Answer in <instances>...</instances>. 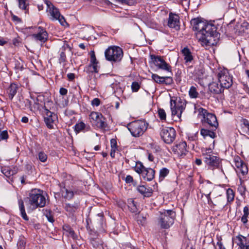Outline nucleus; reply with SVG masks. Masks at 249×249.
<instances>
[{"instance_id": "5701e85b", "label": "nucleus", "mask_w": 249, "mask_h": 249, "mask_svg": "<svg viewBox=\"0 0 249 249\" xmlns=\"http://www.w3.org/2000/svg\"><path fill=\"white\" fill-rule=\"evenodd\" d=\"M155 171L151 168H145L142 174V178L146 181H151L155 177Z\"/></svg>"}, {"instance_id": "f3484780", "label": "nucleus", "mask_w": 249, "mask_h": 249, "mask_svg": "<svg viewBox=\"0 0 249 249\" xmlns=\"http://www.w3.org/2000/svg\"><path fill=\"white\" fill-rule=\"evenodd\" d=\"M38 29V33L33 34L32 36L36 40L39 41L41 43H44L48 38V34L46 30L42 27L39 26Z\"/></svg>"}, {"instance_id": "bb28decb", "label": "nucleus", "mask_w": 249, "mask_h": 249, "mask_svg": "<svg viewBox=\"0 0 249 249\" xmlns=\"http://www.w3.org/2000/svg\"><path fill=\"white\" fill-rule=\"evenodd\" d=\"M18 202L21 216L24 220L28 221L29 217L25 212L24 202L20 196L18 197Z\"/></svg>"}, {"instance_id": "a211bd4d", "label": "nucleus", "mask_w": 249, "mask_h": 249, "mask_svg": "<svg viewBox=\"0 0 249 249\" xmlns=\"http://www.w3.org/2000/svg\"><path fill=\"white\" fill-rule=\"evenodd\" d=\"M152 79L158 84H164L166 85H171L173 83V80L170 76H160L157 74H152Z\"/></svg>"}, {"instance_id": "79ce46f5", "label": "nucleus", "mask_w": 249, "mask_h": 249, "mask_svg": "<svg viewBox=\"0 0 249 249\" xmlns=\"http://www.w3.org/2000/svg\"><path fill=\"white\" fill-rule=\"evenodd\" d=\"M226 194L227 201L229 202L232 201L234 198V193L233 191L231 189L229 188L227 190Z\"/></svg>"}, {"instance_id": "9b49d317", "label": "nucleus", "mask_w": 249, "mask_h": 249, "mask_svg": "<svg viewBox=\"0 0 249 249\" xmlns=\"http://www.w3.org/2000/svg\"><path fill=\"white\" fill-rule=\"evenodd\" d=\"M199 114L203 116L204 121L210 126L215 128L218 125L216 116L212 113H208L205 109L200 108L198 109Z\"/></svg>"}, {"instance_id": "473e14b6", "label": "nucleus", "mask_w": 249, "mask_h": 249, "mask_svg": "<svg viewBox=\"0 0 249 249\" xmlns=\"http://www.w3.org/2000/svg\"><path fill=\"white\" fill-rule=\"evenodd\" d=\"M99 67L98 65H92L89 64L86 66L84 69V71L87 73H98L99 72Z\"/></svg>"}, {"instance_id": "052dcab7", "label": "nucleus", "mask_w": 249, "mask_h": 249, "mask_svg": "<svg viewBox=\"0 0 249 249\" xmlns=\"http://www.w3.org/2000/svg\"><path fill=\"white\" fill-rule=\"evenodd\" d=\"M46 216L49 222L53 223L54 221L53 216L50 214H46Z\"/></svg>"}, {"instance_id": "4d7b16f0", "label": "nucleus", "mask_w": 249, "mask_h": 249, "mask_svg": "<svg viewBox=\"0 0 249 249\" xmlns=\"http://www.w3.org/2000/svg\"><path fill=\"white\" fill-rule=\"evenodd\" d=\"M68 90L64 88H61L59 90V93L62 95H65L67 94Z\"/></svg>"}, {"instance_id": "f257e3e1", "label": "nucleus", "mask_w": 249, "mask_h": 249, "mask_svg": "<svg viewBox=\"0 0 249 249\" xmlns=\"http://www.w3.org/2000/svg\"><path fill=\"white\" fill-rule=\"evenodd\" d=\"M193 29L197 31L196 33V39L203 47L213 46L216 44L214 39L216 37L217 28L213 24L204 22L198 18L191 20Z\"/></svg>"}, {"instance_id": "39448f33", "label": "nucleus", "mask_w": 249, "mask_h": 249, "mask_svg": "<svg viewBox=\"0 0 249 249\" xmlns=\"http://www.w3.org/2000/svg\"><path fill=\"white\" fill-rule=\"evenodd\" d=\"M148 123L144 120H137L130 123L127 128L131 135L135 137L142 135L147 129Z\"/></svg>"}, {"instance_id": "f8f14e48", "label": "nucleus", "mask_w": 249, "mask_h": 249, "mask_svg": "<svg viewBox=\"0 0 249 249\" xmlns=\"http://www.w3.org/2000/svg\"><path fill=\"white\" fill-rule=\"evenodd\" d=\"M151 59L152 63L158 69L169 72L171 71V67L161 56L151 55Z\"/></svg>"}, {"instance_id": "b1692460", "label": "nucleus", "mask_w": 249, "mask_h": 249, "mask_svg": "<svg viewBox=\"0 0 249 249\" xmlns=\"http://www.w3.org/2000/svg\"><path fill=\"white\" fill-rule=\"evenodd\" d=\"M1 171L5 177L10 178L17 173L18 169L16 167L4 166L1 168Z\"/></svg>"}, {"instance_id": "c756f323", "label": "nucleus", "mask_w": 249, "mask_h": 249, "mask_svg": "<svg viewBox=\"0 0 249 249\" xmlns=\"http://www.w3.org/2000/svg\"><path fill=\"white\" fill-rule=\"evenodd\" d=\"M127 206L131 212L133 213L139 212V210L137 208V203L133 199L130 198L127 200Z\"/></svg>"}, {"instance_id": "58836bf2", "label": "nucleus", "mask_w": 249, "mask_h": 249, "mask_svg": "<svg viewBox=\"0 0 249 249\" xmlns=\"http://www.w3.org/2000/svg\"><path fill=\"white\" fill-rule=\"evenodd\" d=\"M66 48L64 46L61 47L59 50V62L60 63L65 62L66 60V56L65 54Z\"/></svg>"}, {"instance_id": "0e129e2a", "label": "nucleus", "mask_w": 249, "mask_h": 249, "mask_svg": "<svg viewBox=\"0 0 249 249\" xmlns=\"http://www.w3.org/2000/svg\"><path fill=\"white\" fill-rule=\"evenodd\" d=\"M148 159L149 161H153L154 160V157L151 153H148Z\"/></svg>"}, {"instance_id": "de8ad7c7", "label": "nucleus", "mask_w": 249, "mask_h": 249, "mask_svg": "<svg viewBox=\"0 0 249 249\" xmlns=\"http://www.w3.org/2000/svg\"><path fill=\"white\" fill-rule=\"evenodd\" d=\"M178 3L182 5L185 9H187L189 7L190 0H178Z\"/></svg>"}, {"instance_id": "cd10ccee", "label": "nucleus", "mask_w": 249, "mask_h": 249, "mask_svg": "<svg viewBox=\"0 0 249 249\" xmlns=\"http://www.w3.org/2000/svg\"><path fill=\"white\" fill-rule=\"evenodd\" d=\"M74 127V131L76 134L82 131H88L90 130V128L89 125H86L83 122L76 124Z\"/></svg>"}, {"instance_id": "e433bc0d", "label": "nucleus", "mask_w": 249, "mask_h": 249, "mask_svg": "<svg viewBox=\"0 0 249 249\" xmlns=\"http://www.w3.org/2000/svg\"><path fill=\"white\" fill-rule=\"evenodd\" d=\"M200 134L204 138L209 136L211 138H214L215 136V134L213 131L204 128L200 130Z\"/></svg>"}, {"instance_id": "ea45409f", "label": "nucleus", "mask_w": 249, "mask_h": 249, "mask_svg": "<svg viewBox=\"0 0 249 249\" xmlns=\"http://www.w3.org/2000/svg\"><path fill=\"white\" fill-rule=\"evenodd\" d=\"M189 95L191 98H196L199 95L198 92L196 90V88L194 86H191L189 91Z\"/></svg>"}, {"instance_id": "864d4df0", "label": "nucleus", "mask_w": 249, "mask_h": 249, "mask_svg": "<svg viewBox=\"0 0 249 249\" xmlns=\"http://www.w3.org/2000/svg\"><path fill=\"white\" fill-rule=\"evenodd\" d=\"M110 144L111 149H117V142L115 139H112L110 140Z\"/></svg>"}, {"instance_id": "a878e982", "label": "nucleus", "mask_w": 249, "mask_h": 249, "mask_svg": "<svg viewBox=\"0 0 249 249\" xmlns=\"http://www.w3.org/2000/svg\"><path fill=\"white\" fill-rule=\"evenodd\" d=\"M137 189L140 193L145 197H149L151 196L153 193V190L150 187H146L143 185L138 186Z\"/></svg>"}, {"instance_id": "e2e57ef3", "label": "nucleus", "mask_w": 249, "mask_h": 249, "mask_svg": "<svg viewBox=\"0 0 249 249\" xmlns=\"http://www.w3.org/2000/svg\"><path fill=\"white\" fill-rule=\"evenodd\" d=\"M217 245L219 247V249H225L224 247L223 246L222 243L220 240H218L217 242Z\"/></svg>"}, {"instance_id": "423d86ee", "label": "nucleus", "mask_w": 249, "mask_h": 249, "mask_svg": "<svg viewBox=\"0 0 249 249\" xmlns=\"http://www.w3.org/2000/svg\"><path fill=\"white\" fill-rule=\"evenodd\" d=\"M106 59L109 61L117 62L120 61L123 57V51L118 46L109 47L105 52Z\"/></svg>"}, {"instance_id": "aec40b11", "label": "nucleus", "mask_w": 249, "mask_h": 249, "mask_svg": "<svg viewBox=\"0 0 249 249\" xmlns=\"http://www.w3.org/2000/svg\"><path fill=\"white\" fill-rule=\"evenodd\" d=\"M235 240L240 249H249V240L246 237L239 235L236 237Z\"/></svg>"}, {"instance_id": "9d476101", "label": "nucleus", "mask_w": 249, "mask_h": 249, "mask_svg": "<svg viewBox=\"0 0 249 249\" xmlns=\"http://www.w3.org/2000/svg\"><path fill=\"white\" fill-rule=\"evenodd\" d=\"M160 135L164 142L171 144L176 139V131L172 127H165L161 129Z\"/></svg>"}, {"instance_id": "f03ea898", "label": "nucleus", "mask_w": 249, "mask_h": 249, "mask_svg": "<svg viewBox=\"0 0 249 249\" xmlns=\"http://www.w3.org/2000/svg\"><path fill=\"white\" fill-rule=\"evenodd\" d=\"M42 191L35 189L31 191L29 196L26 198L28 200L27 204L29 209L34 210L38 207H43L46 204V198L42 195Z\"/></svg>"}, {"instance_id": "412c9836", "label": "nucleus", "mask_w": 249, "mask_h": 249, "mask_svg": "<svg viewBox=\"0 0 249 249\" xmlns=\"http://www.w3.org/2000/svg\"><path fill=\"white\" fill-rule=\"evenodd\" d=\"M61 192L62 195L64 198L70 200L73 197L74 194L80 195L82 191L79 190L72 191L64 187L63 189H62Z\"/></svg>"}, {"instance_id": "bf43d9fd", "label": "nucleus", "mask_w": 249, "mask_h": 249, "mask_svg": "<svg viewBox=\"0 0 249 249\" xmlns=\"http://www.w3.org/2000/svg\"><path fill=\"white\" fill-rule=\"evenodd\" d=\"M249 209L248 207L245 206L244 208V209H243V212H244V215H243L248 216V215L249 214Z\"/></svg>"}, {"instance_id": "2eb2a0df", "label": "nucleus", "mask_w": 249, "mask_h": 249, "mask_svg": "<svg viewBox=\"0 0 249 249\" xmlns=\"http://www.w3.org/2000/svg\"><path fill=\"white\" fill-rule=\"evenodd\" d=\"M235 166L237 173H241L243 176L248 173V168L245 163L242 160L240 157H236L234 158Z\"/></svg>"}, {"instance_id": "0eeeda50", "label": "nucleus", "mask_w": 249, "mask_h": 249, "mask_svg": "<svg viewBox=\"0 0 249 249\" xmlns=\"http://www.w3.org/2000/svg\"><path fill=\"white\" fill-rule=\"evenodd\" d=\"M217 78L218 83L225 89H229L232 84V76L229 74L227 69L220 70L217 73Z\"/></svg>"}, {"instance_id": "ddd939ff", "label": "nucleus", "mask_w": 249, "mask_h": 249, "mask_svg": "<svg viewBox=\"0 0 249 249\" xmlns=\"http://www.w3.org/2000/svg\"><path fill=\"white\" fill-rule=\"evenodd\" d=\"M45 115L44 117V122L47 127L49 129L53 128V124L57 120V115L53 112H51L48 109H45Z\"/></svg>"}, {"instance_id": "4c0bfd02", "label": "nucleus", "mask_w": 249, "mask_h": 249, "mask_svg": "<svg viewBox=\"0 0 249 249\" xmlns=\"http://www.w3.org/2000/svg\"><path fill=\"white\" fill-rule=\"evenodd\" d=\"M26 244V238L23 236H20L17 243L18 249H25Z\"/></svg>"}, {"instance_id": "680f3d73", "label": "nucleus", "mask_w": 249, "mask_h": 249, "mask_svg": "<svg viewBox=\"0 0 249 249\" xmlns=\"http://www.w3.org/2000/svg\"><path fill=\"white\" fill-rule=\"evenodd\" d=\"M207 199V200H208V204L209 205H211V204H213V202L211 198V196H210V195H207V196H205Z\"/></svg>"}, {"instance_id": "a18cd8bd", "label": "nucleus", "mask_w": 249, "mask_h": 249, "mask_svg": "<svg viewBox=\"0 0 249 249\" xmlns=\"http://www.w3.org/2000/svg\"><path fill=\"white\" fill-rule=\"evenodd\" d=\"M23 63L21 60H16L15 62V69L17 71H22L23 69Z\"/></svg>"}, {"instance_id": "6ab92c4d", "label": "nucleus", "mask_w": 249, "mask_h": 249, "mask_svg": "<svg viewBox=\"0 0 249 249\" xmlns=\"http://www.w3.org/2000/svg\"><path fill=\"white\" fill-rule=\"evenodd\" d=\"M200 193L205 196L211 195L213 189V184L209 181L203 182L200 186Z\"/></svg>"}, {"instance_id": "4468645a", "label": "nucleus", "mask_w": 249, "mask_h": 249, "mask_svg": "<svg viewBox=\"0 0 249 249\" xmlns=\"http://www.w3.org/2000/svg\"><path fill=\"white\" fill-rule=\"evenodd\" d=\"M220 159L213 155H206L204 162L211 169L213 170L219 167L220 163Z\"/></svg>"}, {"instance_id": "13d9d810", "label": "nucleus", "mask_w": 249, "mask_h": 249, "mask_svg": "<svg viewBox=\"0 0 249 249\" xmlns=\"http://www.w3.org/2000/svg\"><path fill=\"white\" fill-rule=\"evenodd\" d=\"M67 77L70 81H72L75 78V75L73 73H69L67 74Z\"/></svg>"}, {"instance_id": "a19ab883", "label": "nucleus", "mask_w": 249, "mask_h": 249, "mask_svg": "<svg viewBox=\"0 0 249 249\" xmlns=\"http://www.w3.org/2000/svg\"><path fill=\"white\" fill-rule=\"evenodd\" d=\"M169 170L166 168H162L160 171L159 179L162 180L168 174Z\"/></svg>"}, {"instance_id": "c9c22d12", "label": "nucleus", "mask_w": 249, "mask_h": 249, "mask_svg": "<svg viewBox=\"0 0 249 249\" xmlns=\"http://www.w3.org/2000/svg\"><path fill=\"white\" fill-rule=\"evenodd\" d=\"M8 138L9 135L7 131L4 129V125L0 124V142L7 140Z\"/></svg>"}, {"instance_id": "69168bd1", "label": "nucleus", "mask_w": 249, "mask_h": 249, "mask_svg": "<svg viewBox=\"0 0 249 249\" xmlns=\"http://www.w3.org/2000/svg\"><path fill=\"white\" fill-rule=\"evenodd\" d=\"M247 217L248 216L244 215L242 217L241 221L244 224H246L248 222Z\"/></svg>"}, {"instance_id": "8fccbe9b", "label": "nucleus", "mask_w": 249, "mask_h": 249, "mask_svg": "<svg viewBox=\"0 0 249 249\" xmlns=\"http://www.w3.org/2000/svg\"><path fill=\"white\" fill-rule=\"evenodd\" d=\"M213 150L211 148H206L202 150V155L204 157V159H205L206 155H213Z\"/></svg>"}, {"instance_id": "20e7f679", "label": "nucleus", "mask_w": 249, "mask_h": 249, "mask_svg": "<svg viewBox=\"0 0 249 249\" xmlns=\"http://www.w3.org/2000/svg\"><path fill=\"white\" fill-rule=\"evenodd\" d=\"M175 217L176 213L173 211L163 210L162 212H160L158 224L162 229H168L174 224Z\"/></svg>"}, {"instance_id": "1a4fd4ad", "label": "nucleus", "mask_w": 249, "mask_h": 249, "mask_svg": "<svg viewBox=\"0 0 249 249\" xmlns=\"http://www.w3.org/2000/svg\"><path fill=\"white\" fill-rule=\"evenodd\" d=\"M89 118L92 124L98 128L105 129L107 126L106 118L101 113L92 111Z\"/></svg>"}, {"instance_id": "37998d69", "label": "nucleus", "mask_w": 249, "mask_h": 249, "mask_svg": "<svg viewBox=\"0 0 249 249\" xmlns=\"http://www.w3.org/2000/svg\"><path fill=\"white\" fill-rule=\"evenodd\" d=\"M90 55V63L92 65H98L99 62L96 59L94 51H91L89 53Z\"/></svg>"}, {"instance_id": "774afa93", "label": "nucleus", "mask_w": 249, "mask_h": 249, "mask_svg": "<svg viewBox=\"0 0 249 249\" xmlns=\"http://www.w3.org/2000/svg\"><path fill=\"white\" fill-rule=\"evenodd\" d=\"M21 121L24 123H27L28 122V118L26 116H24L22 117Z\"/></svg>"}, {"instance_id": "7c9ffc66", "label": "nucleus", "mask_w": 249, "mask_h": 249, "mask_svg": "<svg viewBox=\"0 0 249 249\" xmlns=\"http://www.w3.org/2000/svg\"><path fill=\"white\" fill-rule=\"evenodd\" d=\"M181 52L186 63L190 62L193 60V57L191 52L187 47L184 48Z\"/></svg>"}, {"instance_id": "49530a36", "label": "nucleus", "mask_w": 249, "mask_h": 249, "mask_svg": "<svg viewBox=\"0 0 249 249\" xmlns=\"http://www.w3.org/2000/svg\"><path fill=\"white\" fill-rule=\"evenodd\" d=\"M47 155L44 152L38 153V159L42 162H45L47 160Z\"/></svg>"}, {"instance_id": "f704fd0d", "label": "nucleus", "mask_w": 249, "mask_h": 249, "mask_svg": "<svg viewBox=\"0 0 249 249\" xmlns=\"http://www.w3.org/2000/svg\"><path fill=\"white\" fill-rule=\"evenodd\" d=\"M146 167H145L142 162L141 161H137L135 166L134 167V171L141 176L143 172Z\"/></svg>"}, {"instance_id": "3c124183", "label": "nucleus", "mask_w": 249, "mask_h": 249, "mask_svg": "<svg viewBox=\"0 0 249 249\" xmlns=\"http://www.w3.org/2000/svg\"><path fill=\"white\" fill-rule=\"evenodd\" d=\"M100 104V100L99 98H95L91 101V105L92 106L98 107Z\"/></svg>"}, {"instance_id": "6e6552de", "label": "nucleus", "mask_w": 249, "mask_h": 249, "mask_svg": "<svg viewBox=\"0 0 249 249\" xmlns=\"http://www.w3.org/2000/svg\"><path fill=\"white\" fill-rule=\"evenodd\" d=\"M185 101H182L181 99L178 101L171 99L170 108L172 115L174 117L177 116L178 119H180L181 114L185 108Z\"/></svg>"}, {"instance_id": "7ed1b4c3", "label": "nucleus", "mask_w": 249, "mask_h": 249, "mask_svg": "<svg viewBox=\"0 0 249 249\" xmlns=\"http://www.w3.org/2000/svg\"><path fill=\"white\" fill-rule=\"evenodd\" d=\"M47 5L46 12L49 18L52 21L58 20L62 26L67 24L64 17L61 15L59 10L49 0H45Z\"/></svg>"}, {"instance_id": "393cba45", "label": "nucleus", "mask_w": 249, "mask_h": 249, "mask_svg": "<svg viewBox=\"0 0 249 249\" xmlns=\"http://www.w3.org/2000/svg\"><path fill=\"white\" fill-rule=\"evenodd\" d=\"M209 89L210 91L214 94H220L223 92L225 88L221 86V84H219L216 82H213L209 85Z\"/></svg>"}, {"instance_id": "72a5a7b5", "label": "nucleus", "mask_w": 249, "mask_h": 249, "mask_svg": "<svg viewBox=\"0 0 249 249\" xmlns=\"http://www.w3.org/2000/svg\"><path fill=\"white\" fill-rule=\"evenodd\" d=\"M79 208V205L77 203L74 204H71L69 203L66 204L65 205V210L70 213H75Z\"/></svg>"}, {"instance_id": "6e6d98bb", "label": "nucleus", "mask_w": 249, "mask_h": 249, "mask_svg": "<svg viewBox=\"0 0 249 249\" xmlns=\"http://www.w3.org/2000/svg\"><path fill=\"white\" fill-rule=\"evenodd\" d=\"M125 180L127 183H133L134 182L133 177L130 175H127L125 178Z\"/></svg>"}, {"instance_id": "4be33fe9", "label": "nucleus", "mask_w": 249, "mask_h": 249, "mask_svg": "<svg viewBox=\"0 0 249 249\" xmlns=\"http://www.w3.org/2000/svg\"><path fill=\"white\" fill-rule=\"evenodd\" d=\"M173 150L178 154L182 156L185 155L187 152V144L185 142H181L177 144L173 148Z\"/></svg>"}, {"instance_id": "338daca9", "label": "nucleus", "mask_w": 249, "mask_h": 249, "mask_svg": "<svg viewBox=\"0 0 249 249\" xmlns=\"http://www.w3.org/2000/svg\"><path fill=\"white\" fill-rule=\"evenodd\" d=\"M117 149H111L110 156L111 157L114 158L115 157V153Z\"/></svg>"}, {"instance_id": "09e8293b", "label": "nucleus", "mask_w": 249, "mask_h": 249, "mask_svg": "<svg viewBox=\"0 0 249 249\" xmlns=\"http://www.w3.org/2000/svg\"><path fill=\"white\" fill-rule=\"evenodd\" d=\"M140 86L137 82H134L131 85V89L133 91L137 92L140 89Z\"/></svg>"}, {"instance_id": "2f4dec72", "label": "nucleus", "mask_w": 249, "mask_h": 249, "mask_svg": "<svg viewBox=\"0 0 249 249\" xmlns=\"http://www.w3.org/2000/svg\"><path fill=\"white\" fill-rule=\"evenodd\" d=\"M18 89V86L15 83H12L8 89V92L9 94V98L10 99L12 100L14 96L16 94L17 92V90Z\"/></svg>"}, {"instance_id": "dca6fc26", "label": "nucleus", "mask_w": 249, "mask_h": 249, "mask_svg": "<svg viewBox=\"0 0 249 249\" xmlns=\"http://www.w3.org/2000/svg\"><path fill=\"white\" fill-rule=\"evenodd\" d=\"M179 16L175 14L170 13L168 21V26L171 28L178 30L180 28Z\"/></svg>"}, {"instance_id": "c03bdc74", "label": "nucleus", "mask_w": 249, "mask_h": 249, "mask_svg": "<svg viewBox=\"0 0 249 249\" xmlns=\"http://www.w3.org/2000/svg\"><path fill=\"white\" fill-rule=\"evenodd\" d=\"M158 116L161 121L166 120V114L165 110L162 108H159L158 111Z\"/></svg>"}, {"instance_id": "5fc2aeb1", "label": "nucleus", "mask_w": 249, "mask_h": 249, "mask_svg": "<svg viewBox=\"0 0 249 249\" xmlns=\"http://www.w3.org/2000/svg\"><path fill=\"white\" fill-rule=\"evenodd\" d=\"M19 7L24 10L26 9V4L24 0H18Z\"/></svg>"}, {"instance_id": "c85d7f7f", "label": "nucleus", "mask_w": 249, "mask_h": 249, "mask_svg": "<svg viewBox=\"0 0 249 249\" xmlns=\"http://www.w3.org/2000/svg\"><path fill=\"white\" fill-rule=\"evenodd\" d=\"M240 129V134L249 136V121L246 119H244L241 124Z\"/></svg>"}, {"instance_id": "603ef678", "label": "nucleus", "mask_w": 249, "mask_h": 249, "mask_svg": "<svg viewBox=\"0 0 249 249\" xmlns=\"http://www.w3.org/2000/svg\"><path fill=\"white\" fill-rule=\"evenodd\" d=\"M197 140L196 134H191L188 136V140L192 142H196Z\"/></svg>"}]
</instances>
